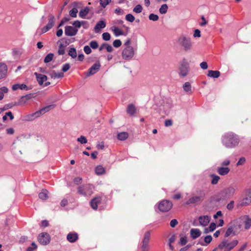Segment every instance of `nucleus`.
I'll use <instances>...</instances> for the list:
<instances>
[{
    "instance_id": "a878e982",
    "label": "nucleus",
    "mask_w": 251,
    "mask_h": 251,
    "mask_svg": "<svg viewBox=\"0 0 251 251\" xmlns=\"http://www.w3.org/2000/svg\"><path fill=\"white\" fill-rule=\"evenodd\" d=\"M101 198L100 197H95L91 201V206L94 209H97L98 204L101 202Z\"/></svg>"
},
{
    "instance_id": "ea45409f",
    "label": "nucleus",
    "mask_w": 251,
    "mask_h": 251,
    "mask_svg": "<svg viewBox=\"0 0 251 251\" xmlns=\"http://www.w3.org/2000/svg\"><path fill=\"white\" fill-rule=\"evenodd\" d=\"M95 172L97 175H102L104 173L105 169L102 166L99 165L96 168Z\"/></svg>"
},
{
    "instance_id": "b1692460",
    "label": "nucleus",
    "mask_w": 251,
    "mask_h": 251,
    "mask_svg": "<svg viewBox=\"0 0 251 251\" xmlns=\"http://www.w3.org/2000/svg\"><path fill=\"white\" fill-rule=\"evenodd\" d=\"M251 203V196H248L243 198L239 203L240 206H246Z\"/></svg>"
},
{
    "instance_id": "f257e3e1",
    "label": "nucleus",
    "mask_w": 251,
    "mask_h": 251,
    "mask_svg": "<svg viewBox=\"0 0 251 251\" xmlns=\"http://www.w3.org/2000/svg\"><path fill=\"white\" fill-rule=\"evenodd\" d=\"M29 138L30 135L22 134L19 136L11 146V150L15 154L19 152L21 154V150L25 147L27 140Z\"/></svg>"
},
{
    "instance_id": "58836bf2",
    "label": "nucleus",
    "mask_w": 251,
    "mask_h": 251,
    "mask_svg": "<svg viewBox=\"0 0 251 251\" xmlns=\"http://www.w3.org/2000/svg\"><path fill=\"white\" fill-rule=\"evenodd\" d=\"M212 240V237L211 235H207L204 237V242L203 243H201V244L202 246H206L207 244H209Z\"/></svg>"
},
{
    "instance_id": "c85d7f7f",
    "label": "nucleus",
    "mask_w": 251,
    "mask_h": 251,
    "mask_svg": "<svg viewBox=\"0 0 251 251\" xmlns=\"http://www.w3.org/2000/svg\"><path fill=\"white\" fill-rule=\"evenodd\" d=\"M190 235L192 238L195 239L201 236V231L198 228H192L190 230Z\"/></svg>"
},
{
    "instance_id": "37998d69",
    "label": "nucleus",
    "mask_w": 251,
    "mask_h": 251,
    "mask_svg": "<svg viewBox=\"0 0 251 251\" xmlns=\"http://www.w3.org/2000/svg\"><path fill=\"white\" fill-rule=\"evenodd\" d=\"M68 54L73 58H75L77 56V53L75 49L74 48H70L69 50Z\"/></svg>"
},
{
    "instance_id": "6e6d98bb",
    "label": "nucleus",
    "mask_w": 251,
    "mask_h": 251,
    "mask_svg": "<svg viewBox=\"0 0 251 251\" xmlns=\"http://www.w3.org/2000/svg\"><path fill=\"white\" fill-rule=\"evenodd\" d=\"M89 45H90V48H92L93 49H96L99 47L98 43L96 41H91L89 43Z\"/></svg>"
},
{
    "instance_id": "a18cd8bd",
    "label": "nucleus",
    "mask_w": 251,
    "mask_h": 251,
    "mask_svg": "<svg viewBox=\"0 0 251 251\" xmlns=\"http://www.w3.org/2000/svg\"><path fill=\"white\" fill-rule=\"evenodd\" d=\"M54 56V54L53 53H50L48 54L44 58V62L46 63H49L50 62Z\"/></svg>"
},
{
    "instance_id": "4d7b16f0",
    "label": "nucleus",
    "mask_w": 251,
    "mask_h": 251,
    "mask_svg": "<svg viewBox=\"0 0 251 251\" xmlns=\"http://www.w3.org/2000/svg\"><path fill=\"white\" fill-rule=\"evenodd\" d=\"M126 20L129 22H133L135 20V17L131 14H128L126 16Z\"/></svg>"
},
{
    "instance_id": "c03bdc74",
    "label": "nucleus",
    "mask_w": 251,
    "mask_h": 251,
    "mask_svg": "<svg viewBox=\"0 0 251 251\" xmlns=\"http://www.w3.org/2000/svg\"><path fill=\"white\" fill-rule=\"evenodd\" d=\"M168 9V5L166 4H164L161 6L159 11L160 14H164L167 13Z\"/></svg>"
},
{
    "instance_id": "2f4dec72",
    "label": "nucleus",
    "mask_w": 251,
    "mask_h": 251,
    "mask_svg": "<svg viewBox=\"0 0 251 251\" xmlns=\"http://www.w3.org/2000/svg\"><path fill=\"white\" fill-rule=\"evenodd\" d=\"M220 72L218 71H208L207 76L212 78H216L220 76Z\"/></svg>"
},
{
    "instance_id": "412c9836",
    "label": "nucleus",
    "mask_w": 251,
    "mask_h": 251,
    "mask_svg": "<svg viewBox=\"0 0 251 251\" xmlns=\"http://www.w3.org/2000/svg\"><path fill=\"white\" fill-rule=\"evenodd\" d=\"M203 196H195L190 198L186 202L187 204L196 203L200 202L203 200Z\"/></svg>"
},
{
    "instance_id": "20e7f679",
    "label": "nucleus",
    "mask_w": 251,
    "mask_h": 251,
    "mask_svg": "<svg viewBox=\"0 0 251 251\" xmlns=\"http://www.w3.org/2000/svg\"><path fill=\"white\" fill-rule=\"evenodd\" d=\"M238 243L237 240H224L212 251H230Z\"/></svg>"
},
{
    "instance_id": "a19ab883",
    "label": "nucleus",
    "mask_w": 251,
    "mask_h": 251,
    "mask_svg": "<svg viewBox=\"0 0 251 251\" xmlns=\"http://www.w3.org/2000/svg\"><path fill=\"white\" fill-rule=\"evenodd\" d=\"M8 88L6 87H2L0 88V100L3 99L4 95L8 92Z\"/></svg>"
},
{
    "instance_id": "f3484780",
    "label": "nucleus",
    "mask_w": 251,
    "mask_h": 251,
    "mask_svg": "<svg viewBox=\"0 0 251 251\" xmlns=\"http://www.w3.org/2000/svg\"><path fill=\"white\" fill-rule=\"evenodd\" d=\"M100 66L99 62L94 64L86 73V76H88L96 73L99 70Z\"/></svg>"
},
{
    "instance_id": "9d476101",
    "label": "nucleus",
    "mask_w": 251,
    "mask_h": 251,
    "mask_svg": "<svg viewBox=\"0 0 251 251\" xmlns=\"http://www.w3.org/2000/svg\"><path fill=\"white\" fill-rule=\"evenodd\" d=\"M230 224L234 230V235L238 234L242 230L243 220L241 218L234 220Z\"/></svg>"
},
{
    "instance_id": "8fccbe9b",
    "label": "nucleus",
    "mask_w": 251,
    "mask_h": 251,
    "mask_svg": "<svg viewBox=\"0 0 251 251\" xmlns=\"http://www.w3.org/2000/svg\"><path fill=\"white\" fill-rule=\"evenodd\" d=\"M211 176L212 177L211 183L214 185L216 184L220 178V177L215 175H212Z\"/></svg>"
},
{
    "instance_id": "6e6552de",
    "label": "nucleus",
    "mask_w": 251,
    "mask_h": 251,
    "mask_svg": "<svg viewBox=\"0 0 251 251\" xmlns=\"http://www.w3.org/2000/svg\"><path fill=\"white\" fill-rule=\"evenodd\" d=\"M173 207L172 202L169 200H163L158 204V209L162 212L169 211Z\"/></svg>"
},
{
    "instance_id": "3c124183",
    "label": "nucleus",
    "mask_w": 251,
    "mask_h": 251,
    "mask_svg": "<svg viewBox=\"0 0 251 251\" xmlns=\"http://www.w3.org/2000/svg\"><path fill=\"white\" fill-rule=\"evenodd\" d=\"M143 7L140 4L137 5L133 9V11L136 13H140L142 11Z\"/></svg>"
},
{
    "instance_id": "13d9d810",
    "label": "nucleus",
    "mask_w": 251,
    "mask_h": 251,
    "mask_svg": "<svg viewBox=\"0 0 251 251\" xmlns=\"http://www.w3.org/2000/svg\"><path fill=\"white\" fill-rule=\"evenodd\" d=\"M187 242V237L186 236H181L180 238L179 244L181 246L185 245Z\"/></svg>"
},
{
    "instance_id": "de8ad7c7",
    "label": "nucleus",
    "mask_w": 251,
    "mask_h": 251,
    "mask_svg": "<svg viewBox=\"0 0 251 251\" xmlns=\"http://www.w3.org/2000/svg\"><path fill=\"white\" fill-rule=\"evenodd\" d=\"M84 23H85L84 21H75L73 23V25L75 26L74 27L78 29Z\"/></svg>"
},
{
    "instance_id": "a211bd4d",
    "label": "nucleus",
    "mask_w": 251,
    "mask_h": 251,
    "mask_svg": "<svg viewBox=\"0 0 251 251\" xmlns=\"http://www.w3.org/2000/svg\"><path fill=\"white\" fill-rule=\"evenodd\" d=\"M80 5V3L77 2H74L73 3V8L69 12V15L71 17L73 18L76 17L77 13L78 12L77 8L79 7Z\"/></svg>"
},
{
    "instance_id": "39448f33",
    "label": "nucleus",
    "mask_w": 251,
    "mask_h": 251,
    "mask_svg": "<svg viewBox=\"0 0 251 251\" xmlns=\"http://www.w3.org/2000/svg\"><path fill=\"white\" fill-rule=\"evenodd\" d=\"M54 108V105H50L47 106H46L38 111H36L35 112L29 114L27 116V120L28 121H33L35 120L36 118H37L40 117L41 115L44 114L46 112L49 111L50 110L53 109Z\"/></svg>"
},
{
    "instance_id": "c9c22d12",
    "label": "nucleus",
    "mask_w": 251,
    "mask_h": 251,
    "mask_svg": "<svg viewBox=\"0 0 251 251\" xmlns=\"http://www.w3.org/2000/svg\"><path fill=\"white\" fill-rule=\"evenodd\" d=\"M128 137V134L126 132H122L118 134L117 138L121 141L126 140Z\"/></svg>"
},
{
    "instance_id": "473e14b6",
    "label": "nucleus",
    "mask_w": 251,
    "mask_h": 251,
    "mask_svg": "<svg viewBox=\"0 0 251 251\" xmlns=\"http://www.w3.org/2000/svg\"><path fill=\"white\" fill-rule=\"evenodd\" d=\"M49 192L46 189H42L39 194V198L42 200H46L48 198Z\"/></svg>"
},
{
    "instance_id": "aec40b11",
    "label": "nucleus",
    "mask_w": 251,
    "mask_h": 251,
    "mask_svg": "<svg viewBox=\"0 0 251 251\" xmlns=\"http://www.w3.org/2000/svg\"><path fill=\"white\" fill-rule=\"evenodd\" d=\"M210 217L208 216H201L199 218L200 224L202 226H207L210 222Z\"/></svg>"
},
{
    "instance_id": "f704fd0d",
    "label": "nucleus",
    "mask_w": 251,
    "mask_h": 251,
    "mask_svg": "<svg viewBox=\"0 0 251 251\" xmlns=\"http://www.w3.org/2000/svg\"><path fill=\"white\" fill-rule=\"evenodd\" d=\"M32 98L31 94H28L25 96H23L20 99L19 103L20 104H25L28 100Z\"/></svg>"
},
{
    "instance_id": "4c0bfd02",
    "label": "nucleus",
    "mask_w": 251,
    "mask_h": 251,
    "mask_svg": "<svg viewBox=\"0 0 251 251\" xmlns=\"http://www.w3.org/2000/svg\"><path fill=\"white\" fill-rule=\"evenodd\" d=\"M27 88V86L25 84H16L13 85L12 86V90L13 91H16L19 89H20L21 90H25Z\"/></svg>"
},
{
    "instance_id": "864d4df0",
    "label": "nucleus",
    "mask_w": 251,
    "mask_h": 251,
    "mask_svg": "<svg viewBox=\"0 0 251 251\" xmlns=\"http://www.w3.org/2000/svg\"><path fill=\"white\" fill-rule=\"evenodd\" d=\"M77 141L80 142L81 144H86L87 142L86 138L83 135H81L79 138H78L77 139Z\"/></svg>"
},
{
    "instance_id": "e433bc0d",
    "label": "nucleus",
    "mask_w": 251,
    "mask_h": 251,
    "mask_svg": "<svg viewBox=\"0 0 251 251\" xmlns=\"http://www.w3.org/2000/svg\"><path fill=\"white\" fill-rule=\"evenodd\" d=\"M89 12V9L88 7H85L84 9H81L79 13V16L82 18H85L86 16Z\"/></svg>"
},
{
    "instance_id": "c756f323",
    "label": "nucleus",
    "mask_w": 251,
    "mask_h": 251,
    "mask_svg": "<svg viewBox=\"0 0 251 251\" xmlns=\"http://www.w3.org/2000/svg\"><path fill=\"white\" fill-rule=\"evenodd\" d=\"M111 29L116 36H119L120 35H126V34H125L122 30H121L117 26H113L111 28Z\"/></svg>"
},
{
    "instance_id": "603ef678",
    "label": "nucleus",
    "mask_w": 251,
    "mask_h": 251,
    "mask_svg": "<svg viewBox=\"0 0 251 251\" xmlns=\"http://www.w3.org/2000/svg\"><path fill=\"white\" fill-rule=\"evenodd\" d=\"M149 18L150 20L152 21H157L159 19V17L157 15L151 13L150 14Z\"/></svg>"
},
{
    "instance_id": "6ab92c4d",
    "label": "nucleus",
    "mask_w": 251,
    "mask_h": 251,
    "mask_svg": "<svg viewBox=\"0 0 251 251\" xmlns=\"http://www.w3.org/2000/svg\"><path fill=\"white\" fill-rule=\"evenodd\" d=\"M7 73V67L3 63H0V79L5 78Z\"/></svg>"
},
{
    "instance_id": "5fc2aeb1",
    "label": "nucleus",
    "mask_w": 251,
    "mask_h": 251,
    "mask_svg": "<svg viewBox=\"0 0 251 251\" xmlns=\"http://www.w3.org/2000/svg\"><path fill=\"white\" fill-rule=\"evenodd\" d=\"M114 13L117 15H123L125 13L124 10L120 7L116 8Z\"/></svg>"
},
{
    "instance_id": "79ce46f5",
    "label": "nucleus",
    "mask_w": 251,
    "mask_h": 251,
    "mask_svg": "<svg viewBox=\"0 0 251 251\" xmlns=\"http://www.w3.org/2000/svg\"><path fill=\"white\" fill-rule=\"evenodd\" d=\"M135 112V106L133 104H130L127 106V112L129 114L132 115L134 114Z\"/></svg>"
},
{
    "instance_id": "052dcab7",
    "label": "nucleus",
    "mask_w": 251,
    "mask_h": 251,
    "mask_svg": "<svg viewBox=\"0 0 251 251\" xmlns=\"http://www.w3.org/2000/svg\"><path fill=\"white\" fill-rule=\"evenodd\" d=\"M58 53L59 55H63L65 53V48L62 44L59 46Z\"/></svg>"
},
{
    "instance_id": "f03ea898",
    "label": "nucleus",
    "mask_w": 251,
    "mask_h": 251,
    "mask_svg": "<svg viewBox=\"0 0 251 251\" xmlns=\"http://www.w3.org/2000/svg\"><path fill=\"white\" fill-rule=\"evenodd\" d=\"M240 142L239 136L233 132H228L223 137L222 143L227 148H232Z\"/></svg>"
},
{
    "instance_id": "7ed1b4c3",
    "label": "nucleus",
    "mask_w": 251,
    "mask_h": 251,
    "mask_svg": "<svg viewBox=\"0 0 251 251\" xmlns=\"http://www.w3.org/2000/svg\"><path fill=\"white\" fill-rule=\"evenodd\" d=\"M176 43L185 51H189L193 48L191 38L184 34H181L177 37Z\"/></svg>"
},
{
    "instance_id": "dca6fc26",
    "label": "nucleus",
    "mask_w": 251,
    "mask_h": 251,
    "mask_svg": "<svg viewBox=\"0 0 251 251\" xmlns=\"http://www.w3.org/2000/svg\"><path fill=\"white\" fill-rule=\"evenodd\" d=\"M78 32V29L72 26H66L65 28V34L68 36H74Z\"/></svg>"
},
{
    "instance_id": "7c9ffc66",
    "label": "nucleus",
    "mask_w": 251,
    "mask_h": 251,
    "mask_svg": "<svg viewBox=\"0 0 251 251\" xmlns=\"http://www.w3.org/2000/svg\"><path fill=\"white\" fill-rule=\"evenodd\" d=\"M49 75L52 78H62L64 76V74L63 73H56L54 71H51Z\"/></svg>"
},
{
    "instance_id": "69168bd1",
    "label": "nucleus",
    "mask_w": 251,
    "mask_h": 251,
    "mask_svg": "<svg viewBox=\"0 0 251 251\" xmlns=\"http://www.w3.org/2000/svg\"><path fill=\"white\" fill-rule=\"evenodd\" d=\"M70 64L69 63H66L65 64H64L63 67H62V70L63 72H66L67 71H68L70 68Z\"/></svg>"
},
{
    "instance_id": "393cba45",
    "label": "nucleus",
    "mask_w": 251,
    "mask_h": 251,
    "mask_svg": "<svg viewBox=\"0 0 251 251\" xmlns=\"http://www.w3.org/2000/svg\"><path fill=\"white\" fill-rule=\"evenodd\" d=\"M217 171L220 175L225 176L228 174L230 169L227 167L222 166L218 167Z\"/></svg>"
},
{
    "instance_id": "774afa93",
    "label": "nucleus",
    "mask_w": 251,
    "mask_h": 251,
    "mask_svg": "<svg viewBox=\"0 0 251 251\" xmlns=\"http://www.w3.org/2000/svg\"><path fill=\"white\" fill-rule=\"evenodd\" d=\"M84 51L87 54H89L92 51L90 47L88 46H84Z\"/></svg>"
},
{
    "instance_id": "72a5a7b5",
    "label": "nucleus",
    "mask_w": 251,
    "mask_h": 251,
    "mask_svg": "<svg viewBox=\"0 0 251 251\" xmlns=\"http://www.w3.org/2000/svg\"><path fill=\"white\" fill-rule=\"evenodd\" d=\"M183 88L184 91L188 94L192 93L191 85L189 82H186L183 84Z\"/></svg>"
},
{
    "instance_id": "4468645a",
    "label": "nucleus",
    "mask_w": 251,
    "mask_h": 251,
    "mask_svg": "<svg viewBox=\"0 0 251 251\" xmlns=\"http://www.w3.org/2000/svg\"><path fill=\"white\" fill-rule=\"evenodd\" d=\"M34 75L36 76V79L40 85H44V86H47L50 84V82H46L44 84V82L47 80L46 75L37 73H34Z\"/></svg>"
},
{
    "instance_id": "49530a36",
    "label": "nucleus",
    "mask_w": 251,
    "mask_h": 251,
    "mask_svg": "<svg viewBox=\"0 0 251 251\" xmlns=\"http://www.w3.org/2000/svg\"><path fill=\"white\" fill-rule=\"evenodd\" d=\"M233 234L234 235V230L232 228V226L230 225V226L227 228V230L226 231V232L225 233V236L228 237L231 234Z\"/></svg>"
},
{
    "instance_id": "bf43d9fd",
    "label": "nucleus",
    "mask_w": 251,
    "mask_h": 251,
    "mask_svg": "<svg viewBox=\"0 0 251 251\" xmlns=\"http://www.w3.org/2000/svg\"><path fill=\"white\" fill-rule=\"evenodd\" d=\"M102 39L105 41H108L110 39L111 36L108 32H104L102 35Z\"/></svg>"
},
{
    "instance_id": "ddd939ff",
    "label": "nucleus",
    "mask_w": 251,
    "mask_h": 251,
    "mask_svg": "<svg viewBox=\"0 0 251 251\" xmlns=\"http://www.w3.org/2000/svg\"><path fill=\"white\" fill-rule=\"evenodd\" d=\"M38 240L41 244L43 245H46L50 243V237L48 233L46 232H43L39 235Z\"/></svg>"
},
{
    "instance_id": "0eeeda50",
    "label": "nucleus",
    "mask_w": 251,
    "mask_h": 251,
    "mask_svg": "<svg viewBox=\"0 0 251 251\" xmlns=\"http://www.w3.org/2000/svg\"><path fill=\"white\" fill-rule=\"evenodd\" d=\"M151 237L150 231H147L145 233L144 238L141 242L140 250L141 251H149L150 247L149 241Z\"/></svg>"
},
{
    "instance_id": "2eb2a0df",
    "label": "nucleus",
    "mask_w": 251,
    "mask_h": 251,
    "mask_svg": "<svg viewBox=\"0 0 251 251\" xmlns=\"http://www.w3.org/2000/svg\"><path fill=\"white\" fill-rule=\"evenodd\" d=\"M179 70V75L180 76L182 77L186 76L188 75L189 72V67L188 64L185 62H183L181 64Z\"/></svg>"
},
{
    "instance_id": "09e8293b",
    "label": "nucleus",
    "mask_w": 251,
    "mask_h": 251,
    "mask_svg": "<svg viewBox=\"0 0 251 251\" xmlns=\"http://www.w3.org/2000/svg\"><path fill=\"white\" fill-rule=\"evenodd\" d=\"M111 1V0H100V4L101 7L105 8Z\"/></svg>"
},
{
    "instance_id": "0e129e2a",
    "label": "nucleus",
    "mask_w": 251,
    "mask_h": 251,
    "mask_svg": "<svg viewBox=\"0 0 251 251\" xmlns=\"http://www.w3.org/2000/svg\"><path fill=\"white\" fill-rule=\"evenodd\" d=\"M69 20H70V18H67V17L63 18L61 20L59 25H58V28H59L60 26H62L66 22L69 21Z\"/></svg>"
},
{
    "instance_id": "423d86ee",
    "label": "nucleus",
    "mask_w": 251,
    "mask_h": 251,
    "mask_svg": "<svg viewBox=\"0 0 251 251\" xmlns=\"http://www.w3.org/2000/svg\"><path fill=\"white\" fill-rule=\"evenodd\" d=\"M135 50L132 46L125 47L122 52V58L126 60H131L135 55Z\"/></svg>"
},
{
    "instance_id": "f8f14e48",
    "label": "nucleus",
    "mask_w": 251,
    "mask_h": 251,
    "mask_svg": "<svg viewBox=\"0 0 251 251\" xmlns=\"http://www.w3.org/2000/svg\"><path fill=\"white\" fill-rule=\"evenodd\" d=\"M49 21L48 24L41 29V33H44L50 29L54 25L55 17L50 14L49 16Z\"/></svg>"
},
{
    "instance_id": "680f3d73",
    "label": "nucleus",
    "mask_w": 251,
    "mask_h": 251,
    "mask_svg": "<svg viewBox=\"0 0 251 251\" xmlns=\"http://www.w3.org/2000/svg\"><path fill=\"white\" fill-rule=\"evenodd\" d=\"M113 45L114 47L119 48L122 45V42L120 40L117 39L113 42Z\"/></svg>"
},
{
    "instance_id": "1a4fd4ad",
    "label": "nucleus",
    "mask_w": 251,
    "mask_h": 251,
    "mask_svg": "<svg viewBox=\"0 0 251 251\" xmlns=\"http://www.w3.org/2000/svg\"><path fill=\"white\" fill-rule=\"evenodd\" d=\"M93 186L90 185H86L80 186L78 188V192L79 194L84 196H90L93 193Z\"/></svg>"
},
{
    "instance_id": "e2e57ef3",
    "label": "nucleus",
    "mask_w": 251,
    "mask_h": 251,
    "mask_svg": "<svg viewBox=\"0 0 251 251\" xmlns=\"http://www.w3.org/2000/svg\"><path fill=\"white\" fill-rule=\"evenodd\" d=\"M37 248V245L34 242H32L31 244V247H29L26 249V251H33L36 250Z\"/></svg>"
},
{
    "instance_id": "bb28decb",
    "label": "nucleus",
    "mask_w": 251,
    "mask_h": 251,
    "mask_svg": "<svg viewBox=\"0 0 251 251\" xmlns=\"http://www.w3.org/2000/svg\"><path fill=\"white\" fill-rule=\"evenodd\" d=\"M106 26V23L103 21H99L94 27V30L96 33L100 32L101 29Z\"/></svg>"
},
{
    "instance_id": "5701e85b",
    "label": "nucleus",
    "mask_w": 251,
    "mask_h": 251,
    "mask_svg": "<svg viewBox=\"0 0 251 251\" xmlns=\"http://www.w3.org/2000/svg\"><path fill=\"white\" fill-rule=\"evenodd\" d=\"M241 219L243 220V225H244L245 229H249L251 227V218L245 216L242 217Z\"/></svg>"
},
{
    "instance_id": "4be33fe9",
    "label": "nucleus",
    "mask_w": 251,
    "mask_h": 251,
    "mask_svg": "<svg viewBox=\"0 0 251 251\" xmlns=\"http://www.w3.org/2000/svg\"><path fill=\"white\" fill-rule=\"evenodd\" d=\"M235 192V189L232 186L228 187L224 190V193L226 198H228L234 195Z\"/></svg>"
},
{
    "instance_id": "338daca9",
    "label": "nucleus",
    "mask_w": 251,
    "mask_h": 251,
    "mask_svg": "<svg viewBox=\"0 0 251 251\" xmlns=\"http://www.w3.org/2000/svg\"><path fill=\"white\" fill-rule=\"evenodd\" d=\"M245 162H246L245 158L242 157L239 159V160H238L236 165H237V166L242 165L245 163Z\"/></svg>"
},
{
    "instance_id": "cd10ccee",
    "label": "nucleus",
    "mask_w": 251,
    "mask_h": 251,
    "mask_svg": "<svg viewBox=\"0 0 251 251\" xmlns=\"http://www.w3.org/2000/svg\"><path fill=\"white\" fill-rule=\"evenodd\" d=\"M67 239L69 242L74 243L78 239V235L76 233H69L67 235Z\"/></svg>"
},
{
    "instance_id": "9b49d317",
    "label": "nucleus",
    "mask_w": 251,
    "mask_h": 251,
    "mask_svg": "<svg viewBox=\"0 0 251 251\" xmlns=\"http://www.w3.org/2000/svg\"><path fill=\"white\" fill-rule=\"evenodd\" d=\"M49 21L48 24L41 29V33H44L50 29L54 25L55 17L50 14L49 16Z\"/></svg>"
}]
</instances>
